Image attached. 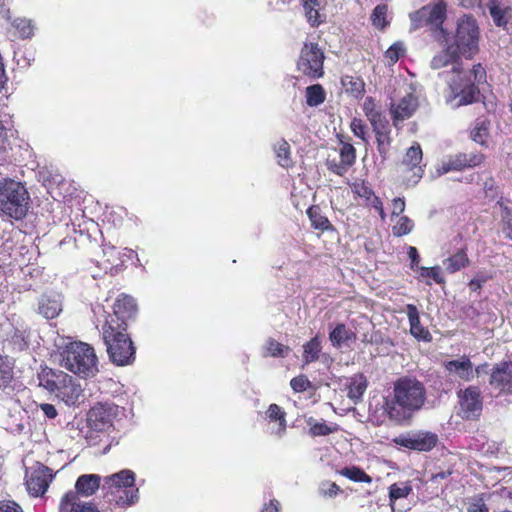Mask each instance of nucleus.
<instances>
[{"label": "nucleus", "mask_w": 512, "mask_h": 512, "mask_svg": "<svg viewBox=\"0 0 512 512\" xmlns=\"http://www.w3.org/2000/svg\"><path fill=\"white\" fill-rule=\"evenodd\" d=\"M426 400L424 385L415 378L401 377L394 382L393 396L385 403L388 418L396 424L410 423Z\"/></svg>", "instance_id": "nucleus-1"}, {"label": "nucleus", "mask_w": 512, "mask_h": 512, "mask_svg": "<svg viewBox=\"0 0 512 512\" xmlns=\"http://www.w3.org/2000/svg\"><path fill=\"white\" fill-rule=\"evenodd\" d=\"M127 323L117 319L106 320L103 325V339L107 346L110 360L118 365L125 366L135 359V347L126 333Z\"/></svg>", "instance_id": "nucleus-2"}, {"label": "nucleus", "mask_w": 512, "mask_h": 512, "mask_svg": "<svg viewBox=\"0 0 512 512\" xmlns=\"http://www.w3.org/2000/svg\"><path fill=\"white\" fill-rule=\"evenodd\" d=\"M30 196L26 187L11 178L0 180V215L16 221L26 217Z\"/></svg>", "instance_id": "nucleus-3"}, {"label": "nucleus", "mask_w": 512, "mask_h": 512, "mask_svg": "<svg viewBox=\"0 0 512 512\" xmlns=\"http://www.w3.org/2000/svg\"><path fill=\"white\" fill-rule=\"evenodd\" d=\"M454 74L449 82L453 100H457L455 106L467 105L476 102L479 98V89L471 81V74L474 76V81L477 83L484 82L486 79V72L481 64H476L469 72L463 70L461 64H456L452 67Z\"/></svg>", "instance_id": "nucleus-4"}, {"label": "nucleus", "mask_w": 512, "mask_h": 512, "mask_svg": "<svg viewBox=\"0 0 512 512\" xmlns=\"http://www.w3.org/2000/svg\"><path fill=\"white\" fill-rule=\"evenodd\" d=\"M66 370L83 380L94 377L98 373V358L94 348L82 341L66 342Z\"/></svg>", "instance_id": "nucleus-5"}, {"label": "nucleus", "mask_w": 512, "mask_h": 512, "mask_svg": "<svg viewBox=\"0 0 512 512\" xmlns=\"http://www.w3.org/2000/svg\"><path fill=\"white\" fill-rule=\"evenodd\" d=\"M413 29H427L429 32H447L443 24L447 19V2L434 0L409 15Z\"/></svg>", "instance_id": "nucleus-6"}, {"label": "nucleus", "mask_w": 512, "mask_h": 512, "mask_svg": "<svg viewBox=\"0 0 512 512\" xmlns=\"http://www.w3.org/2000/svg\"><path fill=\"white\" fill-rule=\"evenodd\" d=\"M443 42L455 59L460 56L471 59L479 51V39L476 34H443Z\"/></svg>", "instance_id": "nucleus-7"}, {"label": "nucleus", "mask_w": 512, "mask_h": 512, "mask_svg": "<svg viewBox=\"0 0 512 512\" xmlns=\"http://www.w3.org/2000/svg\"><path fill=\"white\" fill-rule=\"evenodd\" d=\"M324 53L315 43H305L297 63L298 70L304 75L319 78L323 75Z\"/></svg>", "instance_id": "nucleus-8"}, {"label": "nucleus", "mask_w": 512, "mask_h": 512, "mask_svg": "<svg viewBox=\"0 0 512 512\" xmlns=\"http://www.w3.org/2000/svg\"><path fill=\"white\" fill-rule=\"evenodd\" d=\"M459 414L465 420H477L483 409V401L480 390L475 386H470L464 391L459 392Z\"/></svg>", "instance_id": "nucleus-9"}, {"label": "nucleus", "mask_w": 512, "mask_h": 512, "mask_svg": "<svg viewBox=\"0 0 512 512\" xmlns=\"http://www.w3.org/2000/svg\"><path fill=\"white\" fill-rule=\"evenodd\" d=\"M393 441L397 445L408 449L430 451L436 446L438 436L432 432L418 431L399 435Z\"/></svg>", "instance_id": "nucleus-10"}, {"label": "nucleus", "mask_w": 512, "mask_h": 512, "mask_svg": "<svg viewBox=\"0 0 512 512\" xmlns=\"http://www.w3.org/2000/svg\"><path fill=\"white\" fill-rule=\"evenodd\" d=\"M51 480V470L42 464L37 463L26 471L27 490L33 496L42 495L48 488Z\"/></svg>", "instance_id": "nucleus-11"}, {"label": "nucleus", "mask_w": 512, "mask_h": 512, "mask_svg": "<svg viewBox=\"0 0 512 512\" xmlns=\"http://www.w3.org/2000/svg\"><path fill=\"white\" fill-rule=\"evenodd\" d=\"M117 412L118 407L116 405L99 403L90 409L87 422L92 429L103 431L112 425Z\"/></svg>", "instance_id": "nucleus-12"}, {"label": "nucleus", "mask_w": 512, "mask_h": 512, "mask_svg": "<svg viewBox=\"0 0 512 512\" xmlns=\"http://www.w3.org/2000/svg\"><path fill=\"white\" fill-rule=\"evenodd\" d=\"M489 383L499 392L512 393V362H501L492 369Z\"/></svg>", "instance_id": "nucleus-13"}, {"label": "nucleus", "mask_w": 512, "mask_h": 512, "mask_svg": "<svg viewBox=\"0 0 512 512\" xmlns=\"http://www.w3.org/2000/svg\"><path fill=\"white\" fill-rule=\"evenodd\" d=\"M418 107V100L413 94L409 93L402 97L398 103H391L390 111L394 120V125L398 121L410 118Z\"/></svg>", "instance_id": "nucleus-14"}, {"label": "nucleus", "mask_w": 512, "mask_h": 512, "mask_svg": "<svg viewBox=\"0 0 512 512\" xmlns=\"http://www.w3.org/2000/svg\"><path fill=\"white\" fill-rule=\"evenodd\" d=\"M483 155L476 152L459 153L447 163H443L440 173H447L451 170H462L467 167H475L481 164Z\"/></svg>", "instance_id": "nucleus-15"}, {"label": "nucleus", "mask_w": 512, "mask_h": 512, "mask_svg": "<svg viewBox=\"0 0 512 512\" xmlns=\"http://www.w3.org/2000/svg\"><path fill=\"white\" fill-rule=\"evenodd\" d=\"M137 306L133 297L121 295L114 304V313L109 315L106 320L117 319L119 322L126 323V320L133 317Z\"/></svg>", "instance_id": "nucleus-16"}, {"label": "nucleus", "mask_w": 512, "mask_h": 512, "mask_svg": "<svg viewBox=\"0 0 512 512\" xmlns=\"http://www.w3.org/2000/svg\"><path fill=\"white\" fill-rule=\"evenodd\" d=\"M406 313L410 323L411 334L419 340H430V333L421 324L419 319V312L415 305L408 304L406 306Z\"/></svg>", "instance_id": "nucleus-17"}, {"label": "nucleus", "mask_w": 512, "mask_h": 512, "mask_svg": "<svg viewBox=\"0 0 512 512\" xmlns=\"http://www.w3.org/2000/svg\"><path fill=\"white\" fill-rule=\"evenodd\" d=\"M100 476L96 474H85L80 476L75 484L76 493L82 496H90L99 488Z\"/></svg>", "instance_id": "nucleus-18"}, {"label": "nucleus", "mask_w": 512, "mask_h": 512, "mask_svg": "<svg viewBox=\"0 0 512 512\" xmlns=\"http://www.w3.org/2000/svg\"><path fill=\"white\" fill-rule=\"evenodd\" d=\"M445 367L449 372L456 373L463 380L469 381L474 377L472 362L466 357L451 360L445 364Z\"/></svg>", "instance_id": "nucleus-19"}, {"label": "nucleus", "mask_w": 512, "mask_h": 512, "mask_svg": "<svg viewBox=\"0 0 512 512\" xmlns=\"http://www.w3.org/2000/svg\"><path fill=\"white\" fill-rule=\"evenodd\" d=\"M305 17L312 27H317L325 22L326 16L320 13L319 0H300Z\"/></svg>", "instance_id": "nucleus-20"}, {"label": "nucleus", "mask_w": 512, "mask_h": 512, "mask_svg": "<svg viewBox=\"0 0 512 512\" xmlns=\"http://www.w3.org/2000/svg\"><path fill=\"white\" fill-rule=\"evenodd\" d=\"M39 313L46 319H53L57 317L62 311L61 300L56 297L43 295L39 301Z\"/></svg>", "instance_id": "nucleus-21"}, {"label": "nucleus", "mask_w": 512, "mask_h": 512, "mask_svg": "<svg viewBox=\"0 0 512 512\" xmlns=\"http://www.w3.org/2000/svg\"><path fill=\"white\" fill-rule=\"evenodd\" d=\"M367 379L363 374H357L350 378L348 388V397L358 403L367 389Z\"/></svg>", "instance_id": "nucleus-22"}, {"label": "nucleus", "mask_w": 512, "mask_h": 512, "mask_svg": "<svg viewBox=\"0 0 512 512\" xmlns=\"http://www.w3.org/2000/svg\"><path fill=\"white\" fill-rule=\"evenodd\" d=\"M85 384L83 379L76 381L70 378L68 381L66 380V405H74L83 401V385Z\"/></svg>", "instance_id": "nucleus-23"}, {"label": "nucleus", "mask_w": 512, "mask_h": 512, "mask_svg": "<svg viewBox=\"0 0 512 512\" xmlns=\"http://www.w3.org/2000/svg\"><path fill=\"white\" fill-rule=\"evenodd\" d=\"M329 339L334 347L340 348L346 342L355 340L356 333L347 329L345 324L339 323L329 333Z\"/></svg>", "instance_id": "nucleus-24"}, {"label": "nucleus", "mask_w": 512, "mask_h": 512, "mask_svg": "<svg viewBox=\"0 0 512 512\" xmlns=\"http://www.w3.org/2000/svg\"><path fill=\"white\" fill-rule=\"evenodd\" d=\"M102 251L104 260L99 263V265H101L103 269L112 270L113 268L123 265L124 260L114 245L105 244L103 245Z\"/></svg>", "instance_id": "nucleus-25"}, {"label": "nucleus", "mask_w": 512, "mask_h": 512, "mask_svg": "<svg viewBox=\"0 0 512 512\" xmlns=\"http://www.w3.org/2000/svg\"><path fill=\"white\" fill-rule=\"evenodd\" d=\"M370 20L377 30H384L390 25L391 17L387 4H378L372 11Z\"/></svg>", "instance_id": "nucleus-26"}, {"label": "nucleus", "mask_w": 512, "mask_h": 512, "mask_svg": "<svg viewBox=\"0 0 512 512\" xmlns=\"http://www.w3.org/2000/svg\"><path fill=\"white\" fill-rule=\"evenodd\" d=\"M342 86L345 92L354 98H360L365 92L364 81L355 76H343L341 79Z\"/></svg>", "instance_id": "nucleus-27"}, {"label": "nucleus", "mask_w": 512, "mask_h": 512, "mask_svg": "<svg viewBox=\"0 0 512 512\" xmlns=\"http://www.w3.org/2000/svg\"><path fill=\"white\" fill-rule=\"evenodd\" d=\"M105 482H111L116 487H131L135 482V474L131 470H122L105 478Z\"/></svg>", "instance_id": "nucleus-28"}, {"label": "nucleus", "mask_w": 512, "mask_h": 512, "mask_svg": "<svg viewBox=\"0 0 512 512\" xmlns=\"http://www.w3.org/2000/svg\"><path fill=\"white\" fill-rule=\"evenodd\" d=\"M469 263V259L466 252L461 249L453 256L447 258L443 265L449 273H455L456 271L464 268Z\"/></svg>", "instance_id": "nucleus-29"}, {"label": "nucleus", "mask_w": 512, "mask_h": 512, "mask_svg": "<svg viewBox=\"0 0 512 512\" xmlns=\"http://www.w3.org/2000/svg\"><path fill=\"white\" fill-rule=\"evenodd\" d=\"M304 353L303 359L305 364L317 361L321 352L322 346L318 336L313 337L303 346Z\"/></svg>", "instance_id": "nucleus-30"}, {"label": "nucleus", "mask_w": 512, "mask_h": 512, "mask_svg": "<svg viewBox=\"0 0 512 512\" xmlns=\"http://www.w3.org/2000/svg\"><path fill=\"white\" fill-rule=\"evenodd\" d=\"M325 101V92L320 84H314L306 88V103L310 107L318 106Z\"/></svg>", "instance_id": "nucleus-31"}, {"label": "nucleus", "mask_w": 512, "mask_h": 512, "mask_svg": "<svg viewBox=\"0 0 512 512\" xmlns=\"http://www.w3.org/2000/svg\"><path fill=\"white\" fill-rule=\"evenodd\" d=\"M489 135V122L486 120L478 119L474 129L471 132L473 141L481 145L486 144Z\"/></svg>", "instance_id": "nucleus-32"}, {"label": "nucleus", "mask_w": 512, "mask_h": 512, "mask_svg": "<svg viewBox=\"0 0 512 512\" xmlns=\"http://www.w3.org/2000/svg\"><path fill=\"white\" fill-rule=\"evenodd\" d=\"M449 64H453L454 66L459 63L457 62V59H455L454 55L448 51V46H445V49L442 52L434 56L431 61V67L433 69H440L446 67Z\"/></svg>", "instance_id": "nucleus-33"}, {"label": "nucleus", "mask_w": 512, "mask_h": 512, "mask_svg": "<svg viewBox=\"0 0 512 512\" xmlns=\"http://www.w3.org/2000/svg\"><path fill=\"white\" fill-rule=\"evenodd\" d=\"M422 160V150L418 143L413 144L406 152V155L403 159V164L416 168Z\"/></svg>", "instance_id": "nucleus-34"}, {"label": "nucleus", "mask_w": 512, "mask_h": 512, "mask_svg": "<svg viewBox=\"0 0 512 512\" xmlns=\"http://www.w3.org/2000/svg\"><path fill=\"white\" fill-rule=\"evenodd\" d=\"M488 7L494 23L498 27L506 28V25L508 23L506 18V11L497 4L496 0H491Z\"/></svg>", "instance_id": "nucleus-35"}, {"label": "nucleus", "mask_w": 512, "mask_h": 512, "mask_svg": "<svg viewBox=\"0 0 512 512\" xmlns=\"http://www.w3.org/2000/svg\"><path fill=\"white\" fill-rule=\"evenodd\" d=\"M375 134L377 137L378 152L380 153V155L382 156L383 159H386L388 151H389L390 142H391V139L389 136L390 128L388 127L381 131H377V132H375Z\"/></svg>", "instance_id": "nucleus-36"}, {"label": "nucleus", "mask_w": 512, "mask_h": 512, "mask_svg": "<svg viewBox=\"0 0 512 512\" xmlns=\"http://www.w3.org/2000/svg\"><path fill=\"white\" fill-rule=\"evenodd\" d=\"M278 163L282 167H289L292 165V160L290 158V146L287 141L281 140L276 148H275Z\"/></svg>", "instance_id": "nucleus-37"}, {"label": "nucleus", "mask_w": 512, "mask_h": 512, "mask_svg": "<svg viewBox=\"0 0 512 512\" xmlns=\"http://www.w3.org/2000/svg\"><path fill=\"white\" fill-rule=\"evenodd\" d=\"M340 474L355 482L370 483L372 478L358 467L343 468Z\"/></svg>", "instance_id": "nucleus-38"}, {"label": "nucleus", "mask_w": 512, "mask_h": 512, "mask_svg": "<svg viewBox=\"0 0 512 512\" xmlns=\"http://www.w3.org/2000/svg\"><path fill=\"white\" fill-rule=\"evenodd\" d=\"M266 350L272 357H285L290 352V347L269 338L266 342Z\"/></svg>", "instance_id": "nucleus-39"}, {"label": "nucleus", "mask_w": 512, "mask_h": 512, "mask_svg": "<svg viewBox=\"0 0 512 512\" xmlns=\"http://www.w3.org/2000/svg\"><path fill=\"white\" fill-rule=\"evenodd\" d=\"M267 416L271 420H275L279 422V432L278 434L281 435V433L286 428V420H285V413L281 410V408L277 404H271L267 411Z\"/></svg>", "instance_id": "nucleus-40"}, {"label": "nucleus", "mask_w": 512, "mask_h": 512, "mask_svg": "<svg viewBox=\"0 0 512 512\" xmlns=\"http://www.w3.org/2000/svg\"><path fill=\"white\" fill-rule=\"evenodd\" d=\"M501 208V219L503 224L502 230L506 237L512 239V207L501 204Z\"/></svg>", "instance_id": "nucleus-41"}, {"label": "nucleus", "mask_w": 512, "mask_h": 512, "mask_svg": "<svg viewBox=\"0 0 512 512\" xmlns=\"http://www.w3.org/2000/svg\"><path fill=\"white\" fill-rule=\"evenodd\" d=\"M478 25L472 15H463L459 21L456 32H477Z\"/></svg>", "instance_id": "nucleus-42"}, {"label": "nucleus", "mask_w": 512, "mask_h": 512, "mask_svg": "<svg viewBox=\"0 0 512 512\" xmlns=\"http://www.w3.org/2000/svg\"><path fill=\"white\" fill-rule=\"evenodd\" d=\"M413 229V222L407 216L399 218L397 223L393 226V234L395 236H403L411 232Z\"/></svg>", "instance_id": "nucleus-43"}, {"label": "nucleus", "mask_w": 512, "mask_h": 512, "mask_svg": "<svg viewBox=\"0 0 512 512\" xmlns=\"http://www.w3.org/2000/svg\"><path fill=\"white\" fill-rule=\"evenodd\" d=\"M405 54V47L402 42H396L391 45L385 52V57L389 60L390 64L396 63L401 56Z\"/></svg>", "instance_id": "nucleus-44"}, {"label": "nucleus", "mask_w": 512, "mask_h": 512, "mask_svg": "<svg viewBox=\"0 0 512 512\" xmlns=\"http://www.w3.org/2000/svg\"><path fill=\"white\" fill-rule=\"evenodd\" d=\"M13 379L12 367L0 358V389L9 386Z\"/></svg>", "instance_id": "nucleus-45"}, {"label": "nucleus", "mask_w": 512, "mask_h": 512, "mask_svg": "<svg viewBox=\"0 0 512 512\" xmlns=\"http://www.w3.org/2000/svg\"><path fill=\"white\" fill-rule=\"evenodd\" d=\"M307 214L312 222V226L316 229L326 230L329 227L328 219L321 216L316 209L309 208Z\"/></svg>", "instance_id": "nucleus-46"}, {"label": "nucleus", "mask_w": 512, "mask_h": 512, "mask_svg": "<svg viewBox=\"0 0 512 512\" xmlns=\"http://www.w3.org/2000/svg\"><path fill=\"white\" fill-rule=\"evenodd\" d=\"M338 430V426L335 424L333 426H328L325 423H315L310 427V434L314 437L316 436H326L331 433H334Z\"/></svg>", "instance_id": "nucleus-47"}, {"label": "nucleus", "mask_w": 512, "mask_h": 512, "mask_svg": "<svg viewBox=\"0 0 512 512\" xmlns=\"http://www.w3.org/2000/svg\"><path fill=\"white\" fill-rule=\"evenodd\" d=\"M355 157V148L351 144H343L340 149V160L350 167L355 162Z\"/></svg>", "instance_id": "nucleus-48"}, {"label": "nucleus", "mask_w": 512, "mask_h": 512, "mask_svg": "<svg viewBox=\"0 0 512 512\" xmlns=\"http://www.w3.org/2000/svg\"><path fill=\"white\" fill-rule=\"evenodd\" d=\"M368 119L373 127L374 132L381 131L389 127V122L381 111L371 114Z\"/></svg>", "instance_id": "nucleus-49"}, {"label": "nucleus", "mask_w": 512, "mask_h": 512, "mask_svg": "<svg viewBox=\"0 0 512 512\" xmlns=\"http://www.w3.org/2000/svg\"><path fill=\"white\" fill-rule=\"evenodd\" d=\"M420 276L421 277H430L438 284L444 283V278L442 277V275L440 273V267H438V266H435L432 268L421 267L420 268Z\"/></svg>", "instance_id": "nucleus-50"}, {"label": "nucleus", "mask_w": 512, "mask_h": 512, "mask_svg": "<svg viewBox=\"0 0 512 512\" xmlns=\"http://www.w3.org/2000/svg\"><path fill=\"white\" fill-rule=\"evenodd\" d=\"M350 126H351L352 132L354 133V135L356 137H359L364 142H367L366 137H365L366 131H367V127H366V125L363 123V121L361 119L354 118L352 120Z\"/></svg>", "instance_id": "nucleus-51"}, {"label": "nucleus", "mask_w": 512, "mask_h": 512, "mask_svg": "<svg viewBox=\"0 0 512 512\" xmlns=\"http://www.w3.org/2000/svg\"><path fill=\"white\" fill-rule=\"evenodd\" d=\"M291 388L295 392H303L307 390L310 386V381L308 378L304 375H300L297 377H294L290 382Z\"/></svg>", "instance_id": "nucleus-52"}, {"label": "nucleus", "mask_w": 512, "mask_h": 512, "mask_svg": "<svg viewBox=\"0 0 512 512\" xmlns=\"http://www.w3.org/2000/svg\"><path fill=\"white\" fill-rule=\"evenodd\" d=\"M13 27L16 30H19L21 32H25L26 30H33L37 27L35 26L34 22L31 19L27 18H17L13 22Z\"/></svg>", "instance_id": "nucleus-53"}, {"label": "nucleus", "mask_w": 512, "mask_h": 512, "mask_svg": "<svg viewBox=\"0 0 512 512\" xmlns=\"http://www.w3.org/2000/svg\"><path fill=\"white\" fill-rule=\"evenodd\" d=\"M0 512H23V509L13 500H1Z\"/></svg>", "instance_id": "nucleus-54"}, {"label": "nucleus", "mask_w": 512, "mask_h": 512, "mask_svg": "<svg viewBox=\"0 0 512 512\" xmlns=\"http://www.w3.org/2000/svg\"><path fill=\"white\" fill-rule=\"evenodd\" d=\"M411 487L405 486V487H396L393 485L390 489V499L395 500L403 497H407L409 493L411 492Z\"/></svg>", "instance_id": "nucleus-55"}, {"label": "nucleus", "mask_w": 512, "mask_h": 512, "mask_svg": "<svg viewBox=\"0 0 512 512\" xmlns=\"http://www.w3.org/2000/svg\"><path fill=\"white\" fill-rule=\"evenodd\" d=\"M327 167L329 170L340 176L344 175L348 169V166L344 164L341 160L339 163H336L334 160H328Z\"/></svg>", "instance_id": "nucleus-56"}, {"label": "nucleus", "mask_w": 512, "mask_h": 512, "mask_svg": "<svg viewBox=\"0 0 512 512\" xmlns=\"http://www.w3.org/2000/svg\"><path fill=\"white\" fill-rule=\"evenodd\" d=\"M125 498L122 496L119 497V500L117 501L118 504H126V505H132L138 501V489H135L132 492L125 491Z\"/></svg>", "instance_id": "nucleus-57"}, {"label": "nucleus", "mask_w": 512, "mask_h": 512, "mask_svg": "<svg viewBox=\"0 0 512 512\" xmlns=\"http://www.w3.org/2000/svg\"><path fill=\"white\" fill-rule=\"evenodd\" d=\"M70 512H99V510L91 503L72 504Z\"/></svg>", "instance_id": "nucleus-58"}, {"label": "nucleus", "mask_w": 512, "mask_h": 512, "mask_svg": "<svg viewBox=\"0 0 512 512\" xmlns=\"http://www.w3.org/2000/svg\"><path fill=\"white\" fill-rule=\"evenodd\" d=\"M468 512H488V508L482 499H477L469 503Z\"/></svg>", "instance_id": "nucleus-59"}, {"label": "nucleus", "mask_w": 512, "mask_h": 512, "mask_svg": "<svg viewBox=\"0 0 512 512\" xmlns=\"http://www.w3.org/2000/svg\"><path fill=\"white\" fill-rule=\"evenodd\" d=\"M405 210V201L403 198L397 197L392 201V215L399 216Z\"/></svg>", "instance_id": "nucleus-60"}, {"label": "nucleus", "mask_w": 512, "mask_h": 512, "mask_svg": "<svg viewBox=\"0 0 512 512\" xmlns=\"http://www.w3.org/2000/svg\"><path fill=\"white\" fill-rule=\"evenodd\" d=\"M74 234L78 235L74 237L75 246H85L87 243L90 242V237L88 234L84 233L83 231H77L76 229H73Z\"/></svg>", "instance_id": "nucleus-61"}, {"label": "nucleus", "mask_w": 512, "mask_h": 512, "mask_svg": "<svg viewBox=\"0 0 512 512\" xmlns=\"http://www.w3.org/2000/svg\"><path fill=\"white\" fill-rule=\"evenodd\" d=\"M364 111L367 117H370L371 114L378 112L376 109L375 103L372 98H367L364 103Z\"/></svg>", "instance_id": "nucleus-62"}, {"label": "nucleus", "mask_w": 512, "mask_h": 512, "mask_svg": "<svg viewBox=\"0 0 512 512\" xmlns=\"http://www.w3.org/2000/svg\"><path fill=\"white\" fill-rule=\"evenodd\" d=\"M408 256L411 260V266L412 268L417 266L419 261H420V258H419V254H418V251L415 247H409V250H408Z\"/></svg>", "instance_id": "nucleus-63"}, {"label": "nucleus", "mask_w": 512, "mask_h": 512, "mask_svg": "<svg viewBox=\"0 0 512 512\" xmlns=\"http://www.w3.org/2000/svg\"><path fill=\"white\" fill-rule=\"evenodd\" d=\"M41 409L48 418L52 419V418H55L57 415V411H56L55 407L51 404H47V403L42 404Z\"/></svg>", "instance_id": "nucleus-64"}]
</instances>
